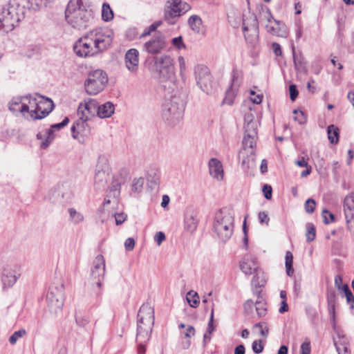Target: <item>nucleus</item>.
Instances as JSON below:
<instances>
[{
  "mask_svg": "<svg viewBox=\"0 0 354 354\" xmlns=\"http://www.w3.org/2000/svg\"><path fill=\"white\" fill-rule=\"evenodd\" d=\"M46 301L51 313L58 314L62 312L64 302V286L62 285L59 287H50Z\"/></svg>",
  "mask_w": 354,
  "mask_h": 354,
  "instance_id": "obj_11",
  "label": "nucleus"
},
{
  "mask_svg": "<svg viewBox=\"0 0 354 354\" xmlns=\"http://www.w3.org/2000/svg\"><path fill=\"white\" fill-rule=\"evenodd\" d=\"M198 219L193 214H187L185 218V228L193 232L197 227Z\"/></svg>",
  "mask_w": 354,
  "mask_h": 354,
  "instance_id": "obj_34",
  "label": "nucleus"
},
{
  "mask_svg": "<svg viewBox=\"0 0 354 354\" xmlns=\"http://www.w3.org/2000/svg\"><path fill=\"white\" fill-rule=\"evenodd\" d=\"M328 310L330 315V321L335 326V306H336V292L333 290H327L326 294Z\"/></svg>",
  "mask_w": 354,
  "mask_h": 354,
  "instance_id": "obj_28",
  "label": "nucleus"
},
{
  "mask_svg": "<svg viewBox=\"0 0 354 354\" xmlns=\"http://www.w3.org/2000/svg\"><path fill=\"white\" fill-rule=\"evenodd\" d=\"M79 119L74 122L71 127V133L73 138L77 139L78 135L87 136L90 134V128L88 126L87 121L88 118H82V115H78Z\"/></svg>",
  "mask_w": 354,
  "mask_h": 354,
  "instance_id": "obj_21",
  "label": "nucleus"
},
{
  "mask_svg": "<svg viewBox=\"0 0 354 354\" xmlns=\"http://www.w3.org/2000/svg\"><path fill=\"white\" fill-rule=\"evenodd\" d=\"M209 171L210 175L221 180L223 178V169L221 162L216 158H211L209 160Z\"/></svg>",
  "mask_w": 354,
  "mask_h": 354,
  "instance_id": "obj_26",
  "label": "nucleus"
},
{
  "mask_svg": "<svg viewBox=\"0 0 354 354\" xmlns=\"http://www.w3.org/2000/svg\"><path fill=\"white\" fill-rule=\"evenodd\" d=\"M257 138L249 134H245L242 145L243 151H245L247 154H254V147L256 146Z\"/></svg>",
  "mask_w": 354,
  "mask_h": 354,
  "instance_id": "obj_32",
  "label": "nucleus"
},
{
  "mask_svg": "<svg viewBox=\"0 0 354 354\" xmlns=\"http://www.w3.org/2000/svg\"><path fill=\"white\" fill-rule=\"evenodd\" d=\"M322 216L324 223L326 224H329L335 220L334 214L327 209H324L322 211Z\"/></svg>",
  "mask_w": 354,
  "mask_h": 354,
  "instance_id": "obj_52",
  "label": "nucleus"
},
{
  "mask_svg": "<svg viewBox=\"0 0 354 354\" xmlns=\"http://www.w3.org/2000/svg\"><path fill=\"white\" fill-rule=\"evenodd\" d=\"M165 240V235L162 232H158L154 236V241L160 245L162 242Z\"/></svg>",
  "mask_w": 354,
  "mask_h": 354,
  "instance_id": "obj_63",
  "label": "nucleus"
},
{
  "mask_svg": "<svg viewBox=\"0 0 354 354\" xmlns=\"http://www.w3.org/2000/svg\"><path fill=\"white\" fill-rule=\"evenodd\" d=\"M105 273V260L101 254L97 255L94 261L93 267L91 268V275L95 280L93 283L98 287H101Z\"/></svg>",
  "mask_w": 354,
  "mask_h": 354,
  "instance_id": "obj_18",
  "label": "nucleus"
},
{
  "mask_svg": "<svg viewBox=\"0 0 354 354\" xmlns=\"http://www.w3.org/2000/svg\"><path fill=\"white\" fill-rule=\"evenodd\" d=\"M65 19L73 28L84 30L91 24L93 15L82 0H70L65 10Z\"/></svg>",
  "mask_w": 354,
  "mask_h": 354,
  "instance_id": "obj_1",
  "label": "nucleus"
},
{
  "mask_svg": "<svg viewBox=\"0 0 354 354\" xmlns=\"http://www.w3.org/2000/svg\"><path fill=\"white\" fill-rule=\"evenodd\" d=\"M153 324V308L149 304H142L138 313L136 339L141 342L149 340Z\"/></svg>",
  "mask_w": 354,
  "mask_h": 354,
  "instance_id": "obj_4",
  "label": "nucleus"
},
{
  "mask_svg": "<svg viewBox=\"0 0 354 354\" xmlns=\"http://www.w3.org/2000/svg\"><path fill=\"white\" fill-rule=\"evenodd\" d=\"M254 328H259V332L261 335L264 337H266L269 333V329L267 326L266 323L259 322L254 325Z\"/></svg>",
  "mask_w": 354,
  "mask_h": 354,
  "instance_id": "obj_48",
  "label": "nucleus"
},
{
  "mask_svg": "<svg viewBox=\"0 0 354 354\" xmlns=\"http://www.w3.org/2000/svg\"><path fill=\"white\" fill-rule=\"evenodd\" d=\"M25 8L17 3H8L3 6L0 12V32L12 31L24 18Z\"/></svg>",
  "mask_w": 354,
  "mask_h": 354,
  "instance_id": "obj_2",
  "label": "nucleus"
},
{
  "mask_svg": "<svg viewBox=\"0 0 354 354\" xmlns=\"http://www.w3.org/2000/svg\"><path fill=\"white\" fill-rule=\"evenodd\" d=\"M21 276V266L17 263L6 265L1 273V281L3 291L14 286Z\"/></svg>",
  "mask_w": 354,
  "mask_h": 354,
  "instance_id": "obj_10",
  "label": "nucleus"
},
{
  "mask_svg": "<svg viewBox=\"0 0 354 354\" xmlns=\"http://www.w3.org/2000/svg\"><path fill=\"white\" fill-rule=\"evenodd\" d=\"M111 173V167L107 158L104 156H100L95 168L94 176L95 186L97 189L104 188L108 182V178Z\"/></svg>",
  "mask_w": 354,
  "mask_h": 354,
  "instance_id": "obj_12",
  "label": "nucleus"
},
{
  "mask_svg": "<svg viewBox=\"0 0 354 354\" xmlns=\"http://www.w3.org/2000/svg\"><path fill=\"white\" fill-rule=\"evenodd\" d=\"M286 271L288 276H292L294 274V268H293V255L291 252L287 251L286 253Z\"/></svg>",
  "mask_w": 354,
  "mask_h": 354,
  "instance_id": "obj_39",
  "label": "nucleus"
},
{
  "mask_svg": "<svg viewBox=\"0 0 354 354\" xmlns=\"http://www.w3.org/2000/svg\"><path fill=\"white\" fill-rule=\"evenodd\" d=\"M90 37V33L88 32L75 41L73 46V51L77 57L86 58L98 54L93 45V40L89 38Z\"/></svg>",
  "mask_w": 354,
  "mask_h": 354,
  "instance_id": "obj_13",
  "label": "nucleus"
},
{
  "mask_svg": "<svg viewBox=\"0 0 354 354\" xmlns=\"http://www.w3.org/2000/svg\"><path fill=\"white\" fill-rule=\"evenodd\" d=\"M55 0H28L30 7L35 10H39L47 7Z\"/></svg>",
  "mask_w": 354,
  "mask_h": 354,
  "instance_id": "obj_38",
  "label": "nucleus"
},
{
  "mask_svg": "<svg viewBox=\"0 0 354 354\" xmlns=\"http://www.w3.org/2000/svg\"><path fill=\"white\" fill-rule=\"evenodd\" d=\"M234 216L227 208L219 209L214 216L213 230L223 242L228 241L234 232Z\"/></svg>",
  "mask_w": 354,
  "mask_h": 354,
  "instance_id": "obj_3",
  "label": "nucleus"
},
{
  "mask_svg": "<svg viewBox=\"0 0 354 354\" xmlns=\"http://www.w3.org/2000/svg\"><path fill=\"white\" fill-rule=\"evenodd\" d=\"M113 18V12L108 3H104L102 8V19L104 21H110Z\"/></svg>",
  "mask_w": 354,
  "mask_h": 354,
  "instance_id": "obj_40",
  "label": "nucleus"
},
{
  "mask_svg": "<svg viewBox=\"0 0 354 354\" xmlns=\"http://www.w3.org/2000/svg\"><path fill=\"white\" fill-rule=\"evenodd\" d=\"M145 180L143 178H135L131 185V190L135 193H140L143 187Z\"/></svg>",
  "mask_w": 354,
  "mask_h": 354,
  "instance_id": "obj_46",
  "label": "nucleus"
},
{
  "mask_svg": "<svg viewBox=\"0 0 354 354\" xmlns=\"http://www.w3.org/2000/svg\"><path fill=\"white\" fill-rule=\"evenodd\" d=\"M171 42L173 45L178 49L186 48L185 44L183 41V37L181 36L173 38Z\"/></svg>",
  "mask_w": 354,
  "mask_h": 354,
  "instance_id": "obj_55",
  "label": "nucleus"
},
{
  "mask_svg": "<svg viewBox=\"0 0 354 354\" xmlns=\"http://www.w3.org/2000/svg\"><path fill=\"white\" fill-rule=\"evenodd\" d=\"M114 104L111 102H106L102 105H98L97 115L101 118L111 117L114 113Z\"/></svg>",
  "mask_w": 354,
  "mask_h": 354,
  "instance_id": "obj_31",
  "label": "nucleus"
},
{
  "mask_svg": "<svg viewBox=\"0 0 354 354\" xmlns=\"http://www.w3.org/2000/svg\"><path fill=\"white\" fill-rule=\"evenodd\" d=\"M188 24L194 32L198 33L201 30L202 19L198 15H192L188 19Z\"/></svg>",
  "mask_w": 354,
  "mask_h": 354,
  "instance_id": "obj_37",
  "label": "nucleus"
},
{
  "mask_svg": "<svg viewBox=\"0 0 354 354\" xmlns=\"http://www.w3.org/2000/svg\"><path fill=\"white\" fill-rule=\"evenodd\" d=\"M124 247L126 250L132 251L135 247V240L133 238H128L124 242Z\"/></svg>",
  "mask_w": 354,
  "mask_h": 354,
  "instance_id": "obj_61",
  "label": "nucleus"
},
{
  "mask_svg": "<svg viewBox=\"0 0 354 354\" xmlns=\"http://www.w3.org/2000/svg\"><path fill=\"white\" fill-rule=\"evenodd\" d=\"M328 138L332 144H337L339 142V130L333 124L327 127Z\"/></svg>",
  "mask_w": 354,
  "mask_h": 354,
  "instance_id": "obj_35",
  "label": "nucleus"
},
{
  "mask_svg": "<svg viewBox=\"0 0 354 354\" xmlns=\"http://www.w3.org/2000/svg\"><path fill=\"white\" fill-rule=\"evenodd\" d=\"M342 290L346 297L347 304L350 305V308L354 309V295L348 286L347 284L343 285L342 286Z\"/></svg>",
  "mask_w": 354,
  "mask_h": 354,
  "instance_id": "obj_41",
  "label": "nucleus"
},
{
  "mask_svg": "<svg viewBox=\"0 0 354 354\" xmlns=\"http://www.w3.org/2000/svg\"><path fill=\"white\" fill-rule=\"evenodd\" d=\"M315 201L313 198L307 199L304 204L305 210L308 214H312L315 211Z\"/></svg>",
  "mask_w": 354,
  "mask_h": 354,
  "instance_id": "obj_50",
  "label": "nucleus"
},
{
  "mask_svg": "<svg viewBox=\"0 0 354 354\" xmlns=\"http://www.w3.org/2000/svg\"><path fill=\"white\" fill-rule=\"evenodd\" d=\"M9 110L14 114L29 112V105L24 102V96L14 97L8 104Z\"/></svg>",
  "mask_w": 354,
  "mask_h": 354,
  "instance_id": "obj_24",
  "label": "nucleus"
},
{
  "mask_svg": "<svg viewBox=\"0 0 354 354\" xmlns=\"http://www.w3.org/2000/svg\"><path fill=\"white\" fill-rule=\"evenodd\" d=\"M178 62L179 64L180 68V75L183 77L184 72L186 70V64L185 58L183 56H179L178 57Z\"/></svg>",
  "mask_w": 354,
  "mask_h": 354,
  "instance_id": "obj_62",
  "label": "nucleus"
},
{
  "mask_svg": "<svg viewBox=\"0 0 354 354\" xmlns=\"http://www.w3.org/2000/svg\"><path fill=\"white\" fill-rule=\"evenodd\" d=\"M98 102L96 100L88 98L80 103L77 109V115H82V118H88L97 115Z\"/></svg>",
  "mask_w": 354,
  "mask_h": 354,
  "instance_id": "obj_19",
  "label": "nucleus"
},
{
  "mask_svg": "<svg viewBox=\"0 0 354 354\" xmlns=\"http://www.w3.org/2000/svg\"><path fill=\"white\" fill-rule=\"evenodd\" d=\"M108 80L107 74L104 71L97 69L91 71L84 82L85 91L90 95H95L104 90Z\"/></svg>",
  "mask_w": 354,
  "mask_h": 354,
  "instance_id": "obj_8",
  "label": "nucleus"
},
{
  "mask_svg": "<svg viewBox=\"0 0 354 354\" xmlns=\"http://www.w3.org/2000/svg\"><path fill=\"white\" fill-rule=\"evenodd\" d=\"M289 93L290 100L295 101L299 95V91L295 84H290L289 86Z\"/></svg>",
  "mask_w": 354,
  "mask_h": 354,
  "instance_id": "obj_56",
  "label": "nucleus"
},
{
  "mask_svg": "<svg viewBox=\"0 0 354 354\" xmlns=\"http://www.w3.org/2000/svg\"><path fill=\"white\" fill-rule=\"evenodd\" d=\"M89 33V38L93 40L98 54L111 46L114 38L113 30L106 27H100L90 30Z\"/></svg>",
  "mask_w": 354,
  "mask_h": 354,
  "instance_id": "obj_7",
  "label": "nucleus"
},
{
  "mask_svg": "<svg viewBox=\"0 0 354 354\" xmlns=\"http://www.w3.org/2000/svg\"><path fill=\"white\" fill-rule=\"evenodd\" d=\"M164 12V19L170 25L176 23V19L179 17L180 0H168Z\"/></svg>",
  "mask_w": 354,
  "mask_h": 354,
  "instance_id": "obj_20",
  "label": "nucleus"
},
{
  "mask_svg": "<svg viewBox=\"0 0 354 354\" xmlns=\"http://www.w3.org/2000/svg\"><path fill=\"white\" fill-rule=\"evenodd\" d=\"M184 104L176 97L167 100L162 110V117L169 126H176L183 117Z\"/></svg>",
  "mask_w": 354,
  "mask_h": 354,
  "instance_id": "obj_6",
  "label": "nucleus"
},
{
  "mask_svg": "<svg viewBox=\"0 0 354 354\" xmlns=\"http://www.w3.org/2000/svg\"><path fill=\"white\" fill-rule=\"evenodd\" d=\"M259 18L260 20L265 19L268 22L266 26V28L268 32L278 37H286L287 32L285 25L273 18L271 12L268 7H261Z\"/></svg>",
  "mask_w": 354,
  "mask_h": 354,
  "instance_id": "obj_9",
  "label": "nucleus"
},
{
  "mask_svg": "<svg viewBox=\"0 0 354 354\" xmlns=\"http://www.w3.org/2000/svg\"><path fill=\"white\" fill-rule=\"evenodd\" d=\"M187 300L189 306L192 308H196L199 304V296L196 292L191 290L187 295Z\"/></svg>",
  "mask_w": 354,
  "mask_h": 354,
  "instance_id": "obj_42",
  "label": "nucleus"
},
{
  "mask_svg": "<svg viewBox=\"0 0 354 354\" xmlns=\"http://www.w3.org/2000/svg\"><path fill=\"white\" fill-rule=\"evenodd\" d=\"M242 28L245 40L249 44H255L259 34V21L257 16L252 15L243 19Z\"/></svg>",
  "mask_w": 354,
  "mask_h": 354,
  "instance_id": "obj_16",
  "label": "nucleus"
},
{
  "mask_svg": "<svg viewBox=\"0 0 354 354\" xmlns=\"http://www.w3.org/2000/svg\"><path fill=\"white\" fill-rule=\"evenodd\" d=\"M138 50L135 48H131L125 54V64L128 70L131 72H136L138 68Z\"/></svg>",
  "mask_w": 354,
  "mask_h": 354,
  "instance_id": "obj_23",
  "label": "nucleus"
},
{
  "mask_svg": "<svg viewBox=\"0 0 354 354\" xmlns=\"http://www.w3.org/2000/svg\"><path fill=\"white\" fill-rule=\"evenodd\" d=\"M252 351L254 353L259 354L263 350V345L261 340H255L252 345Z\"/></svg>",
  "mask_w": 354,
  "mask_h": 354,
  "instance_id": "obj_54",
  "label": "nucleus"
},
{
  "mask_svg": "<svg viewBox=\"0 0 354 354\" xmlns=\"http://www.w3.org/2000/svg\"><path fill=\"white\" fill-rule=\"evenodd\" d=\"M291 48L295 70L299 73H307L306 62L302 53L301 51L297 53L294 44L292 45Z\"/></svg>",
  "mask_w": 354,
  "mask_h": 354,
  "instance_id": "obj_25",
  "label": "nucleus"
},
{
  "mask_svg": "<svg viewBox=\"0 0 354 354\" xmlns=\"http://www.w3.org/2000/svg\"><path fill=\"white\" fill-rule=\"evenodd\" d=\"M68 213L70 214V220L75 224H78L83 221L84 216L80 213L77 212L74 208L71 207L68 209Z\"/></svg>",
  "mask_w": 354,
  "mask_h": 354,
  "instance_id": "obj_43",
  "label": "nucleus"
},
{
  "mask_svg": "<svg viewBox=\"0 0 354 354\" xmlns=\"http://www.w3.org/2000/svg\"><path fill=\"white\" fill-rule=\"evenodd\" d=\"M239 78V73L236 69H233L232 72V83L230 88L226 91V97L225 101L227 104H231L232 103V98L234 96V91L232 87L236 84V82Z\"/></svg>",
  "mask_w": 354,
  "mask_h": 354,
  "instance_id": "obj_33",
  "label": "nucleus"
},
{
  "mask_svg": "<svg viewBox=\"0 0 354 354\" xmlns=\"http://www.w3.org/2000/svg\"><path fill=\"white\" fill-rule=\"evenodd\" d=\"M266 302L261 295V292H258V299L255 301L256 311L259 317H263L266 314L267 308Z\"/></svg>",
  "mask_w": 354,
  "mask_h": 354,
  "instance_id": "obj_36",
  "label": "nucleus"
},
{
  "mask_svg": "<svg viewBox=\"0 0 354 354\" xmlns=\"http://www.w3.org/2000/svg\"><path fill=\"white\" fill-rule=\"evenodd\" d=\"M258 217H259L260 223H261V224L265 223L267 225H268L270 218L268 217V214L266 212H260L259 213Z\"/></svg>",
  "mask_w": 354,
  "mask_h": 354,
  "instance_id": "obj_60",
  "label": "nucleus"
},
{
  "mask_svg": "<svg viewBox=\"0 0 354 354\" xmlns=\"http://www.w3.org/2000/svg\"><path fill=\"white\" fill-rule=\"evenodd\" d=\"M346 222L348 230L350 231L353 235H354V216L352 218H346Z\"/></svg>",
  "mask_w": 354,
  "mask_h": 354,
  "instance_id": "obj_64",
  "label": "nucleus"
},
{
  "mask_svg": "<svg viewBox=\"0 0 354 354\" xmlns=\"http://www.w3.org/2000/svg\"><path fill=\"white\" fill-rule=\"evenodd\" d=\"M344 212L345 218L354 216V194L346 196L344 201Z\"/></svg>",
  "mask_w": 354,
  "mask_h": 354,
  "instance_id": "obj_30",
  "label": "nucleus"
},
{
  "mask_svg": "<svg viewBox=\"0 0 354 354\" xmlns=\"http://www.w3.org/2000/svg\"><path fill=\"white\" fill-rule=\"evenodd\" d=\"M166 47L165 37L161 32L146 41L143 45V49L149 54L156 55L160 53Z\"/></svg>",
  "mask_w": 354,
  "mask_h": 354,
  "instance_id": "obj_17",
  "label": "nucleus"
},
{
  "mask_svg": "<svg viewBox=\"0 0 354 354\" xmlns=\"http://www.w3.org/2000/svg\"><path fill=\"white\" fill-rule=\"evenodd\" d=\"M263 195H264V197L268 199V200H270L272 198V188L270 185H264L263 187Z\"/></svg>",
  "mask_w": 354,
  "mask_h": 354,
  "instance_id": "obj_58",
  "label": "nucleus"
},
{
  "mask_svg": "<svg viewBox=\"0 0 354 354\" xmlns=\"http://www.w3.org/2000/svg\"><path fill=\"white\" fill-rule=\"evenodd\" d=\"M69 122V118L65 117L62 122L57 124H52L50 128L46 131V137L44 141L41 142L40 147L43 149H46L54 139L53 133L55 131H59L64 127H66Z\"/></svg>",
  "mask_w": 354,
  "mask_h": 354,
  "instance_id": "obj_22",
  "label": "nucleus"
},
{
  "mask_svg": "<svg viewBox=\"0 0 354 354\" xmlns=\"http://www.w3.org/2000/svg\"><path fill=\"white\" fill-rule=\"evenodd\" d=\"M334 345L338 352V354H350L347 344L344 342L338 344L335 341Z\"/></svg>",
  "mask_w": 354,
  "mask_h": 354,
  "instance_id": "obj_51",
  "label": "nucleus"
},
{
  "mask_svg": "<svg viewBox=\"0 0 354 354\" xmlns=\"http://www.w3.org/2000/svg\"><path fill=\"white\" fill-rule=\"evenodd\" d=\"M126 182V177L122 174H117L113 176V180L110 187V193L115 198L120 194V187Z\"/></svg>",
  "mask_w": 354,
  "mask_h": 354,
  "instance_id": "obj_27",
  "label": "nucleus"
},
{
  "mask_svg": "<svg viewBox=\"0 0 354 354\" xmlns=\"http://www.w3.org/2000/svg\"><path fill=\"white\" fill-rule=\"evenodd\" d=\"M26 334V330L21 328L19 330L15 331L13 334L9 337V342L14 345L16 344L19 338L22 337Z\"/></svg>",
  "mask_w": 354,
  "mask_h": 354,
  "instance_id": "obj_47",
  "label": "nucleus"
},
{
  "mask_svg": "<svg viewBox=\"0 0 354 354\" xmlns=\"http://www.w3.org/2000/svg\"><path fill=\"white\" fill-rule=\"evenodd\" d=\"M195 78L198 86L205 93L212 90V75L209 68L205 65H197L194 68Z\"/></svg>",
  "mask_w": 354,
  "mask_h": 354,
  "instance_id": "obj_15",
  "label": "nucleus"
},
{
  "mask_svg": "<svg viewBox=\"0 0 354 354\" xmlns=\"http://www.w3.org/2000/svg\"><path fill=\"white\" fill-rule=\"evenodd\" d=\"M255 303L252 299H248L243 305L244 312L246 314H250L253 309Z\"/></svg>",
  "mask_w": 354,
  "mask_h": 354,
  "instance_id": "obj_57",
  "label": "nucleus"
},
{
  "mask_svg": "<svg viewBox=\"0 0 354 354\" xmlns=\"http://www.w3.org/2000/svg\"><path fill=\"white\" fill-rule=\"evenodd\" d=\"M32 102H34L35 109L31 111V117L34 120L44 118L53 110V100L41 95H39V100H32Z\"/></svg>",
  "mask_w": 354,
  "mask_h": 354,
  "instance_id": "obj_14",
  "label": "nucleus"
},
{
  "mask_svg": "<svg viewBox=\"0 0 354 354\" xmlns=\"http://www.w3.org/2000/svg\"><path fill=\"white\" fill-rule=\"evenodd\" d=\"M240 268L247 275L254 273L258 268L255 258L244 259L240 264Z\"/></svg>",
  "mask_w": 354,
  "mask_h": 354,
  "instance_id": "obj_29",
  "label": "nucleus"
},
{
  "mask_svg": "<svg viewBox=\"0 0 354 354\" xmlns=\"http://www.w3.org/2000/svg\"><path fill=\"white\" fill-rule=\"evenodd\" d=\"M307 232L306 233V241L311 242L313 241L316 236V230L314 225L311 223H308L306 224Z\"/></svg>",
  "mask_w": 354,
  "mask_h": 354,
  "instance_id": "obj_44",
  "label": "nucleus"
},
{
  "mask_svg": "<svg viewBox=\"0 0 354 354\" xmlns=\"http://www.w3.org/2000/svg\"><path fill=\"white\" fill-rule=\"evenodd\" d=\"M75 321L78 326L84 327L88 324L89 319L88 316L80 315L76 316Z\"/></svg>",
  "mask_w": 354,
  "mask_h": 354,
  "instance_id": "obj_53",
  "label": "nucleus"
},
{
  "mask_svg": "<svg viewBox=\"0 0 354 354\" xmlns=\"http://www.w3.org/2000/svg\"><path fill=\"white\" fill-rule=\"evenodd\" d=\"M213 323H214V308H212V310H211V314H210V317H209V320L208 322L207 328L206 330V332H207L208 333H212L215 329Z\"/></svg>",
  "mask_w": 354,
  "mask_h": 354,
  "instance_id": "obj_59",
  "label": "nucleus"
},
{
  "mask_svg": "<svg viewBox=\"0 0 354 354\" xmlns=\"http://www.w3.org/2000/svg\"><path fill=\"white\" fill-rule=\"evenodd\" d=\"M151 71L158 78L165 81L168 80L169 86L173 85L172 80L175 75L174 59L169 55L153 56Z\"/></svg>",
  "mask_w": 354,
  "mask_h": 354,
  "instance_id": "obj_5",
  "label": "nucleus"
},
{
  "mask_svg": "<svg viewBox=\"0 0 354 354\" xmlns=\"http://www.w3.org/2000/svg\"><path fill=\"white\" fill-rule=\"evenodd\" d=\"M245 134L257 137V122L245 124Z\"/></svg>",
  "mask_w": 354,
  "mask_h": 354,
  "instance_id": "obj_45",
  "label": "nucleus"
},
{
  "mask_svg": "<svg viewBox=\"0 0 354 354\" xmlns=\"http://www.w3.org/2000/svg\"><path fill=\"white\" fill-rule=\"evenodd\" d=\"M293 113L295 115L294 120L298 122L299 124H303L306 122V118L303 111L300 110L295 109Z\"/></svg>",
  "mask_w": 354,
  "mask_h": 354,
  "instance_id": "obj_49",
  "label": "nucleus"
}]
</instances>
